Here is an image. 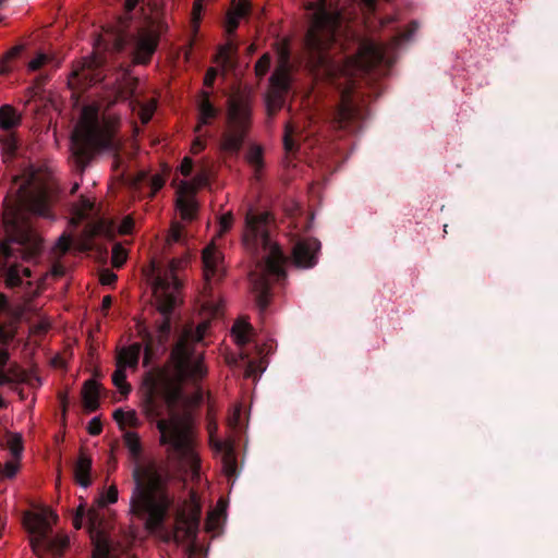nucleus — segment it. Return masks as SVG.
Here are the masks:
<instances>
[{
  "label": "nucleus",
  "mask_w": 558,
  "mask_h": 558,
  "mask_svg": "<svg viewBox=\"0 0 558 558\" xmlns=\"http://www.w3.org/2000/svg\"><path fill=\"white\" fill-rule=\"evenodd\" d=\"M203 337L204 327H184L170 353L172 369L155 367L143 378V412L156 421L159 442L167 446L168 461L178 472L197 473L199 469L190 415L180 413L177 407L183 399V384L196 383L207 374L203 356L194 348Z\"/></svg>",
  "instance_id": "nucleus-1"
},
{
  "label": "nucleus",
  "mask_w": 558,
  "mask_h": 558,
  "mask_svg": "<svg viewBox=\"0 0 558 558\" xmlns=\"http://www.w3.org/2000/svg\"><path fill=\"white\" fill-rule=\"evenodd\" d=\"M311 5L315 7V12L304 40L308 65L316 77L331 84H336L338 77L347 75L349 63H354L357 70L365 73L377 69L388 70L393 63L395 50L408 41L418 28V24L413 21L405 31L398 29L389 44L363 40L353 58L337 59L336 53L342 48L339 41L342 13L333 0H317Z\"/></svg>",
  "instance_id": "nucleus-2"
},
{
  "label": "nucleus",
  "mask_w": 558,
  "mask_h": 558,
  "mask_svg": "<svg viewBox=\"0 0 558 558\" xmlns=\"http://www.w3.org/2000/svg\"><path fill=\"white\" fill-rule=\"evenodd\" d=\"M52 195L48 186H22L19 192V207L5 211L3 217L5 240L0 241V257L4 259V278L9 288L22 284L21 266H7L11 258L32 259L41 251V238L33 229L26 214L53 219Z\"/></svg>",
  "instance_id": "nucleus-3"
},
{
  "label": "nucleus",
  "mask_w": 558,
  "mask_h": 558,
  "mask_svg": "<svg viewBox=\"0 0 558 558\" xmlns=\"http://www.w3.org/2000/svg\"><path fill=\"white\" fill-rule=\"evenodd\" d=\"M272 217L268 211L250 208L245 214L243 242L257 258L256 267L250 272V282L255 304L264 314L270 304L271 287L286 279L283 268L286 256L271 239Z\"/></svg>",
  "instance_id": "nucleus-4"
},
{
  "label": "nucleus",
  "mask_w": 558,
  "mask_h": 558,
  "mask_svg": "<svg viewBox=\"0 0 558 558\" xmlns=\"http://www.w3.org/2000/svg\"><path fill=\"white\" fill-rule=\"evenodd\" d=\"M167 28L161 0H125L124 13L118 20L116 47L122 50L130 44L133 61L148 64Z\"/></svg>",
  "instance_id": "nucleus-5"
},
{
  "label": "nucleus",
  "mask_w": 558,
  "mask_h": 558,
  "mask_svg": "<svg viewBox=\"0 0 558 558\" xmlns=\"http://www.w3.org/2000/svg\"><path fill=\"white\" fill-rule=\"evenodd\" d=\"M132 476V514L144 520L147 530L160 529L173 502L168 489L172 477L169 465L155 459L136 462Z\"/></svg>",
  "instance_id": "nucleus-6"
},
{
  "label": "nucleus",
  "mask_w": 558,
  "mask_h": 558,
  "mask_svg": "<svg viewBox=\"0 0 558 558\" xmlns=\"http://www.w3.org/2000/svg\"><path fill=\"white\" fill-rule=\"evenodd\" d=\"M182 260L173 258L165 270L155 263L151 264L153 291L162 319L156 333L146 329L140 331L144 342V366H148L157 354L165 352L167 349L166 345L171 335V314L177 306L178 293L181 288L177 270L182 266Z\"/></svg>",
  "instance_id": "nucleus-7"
},
{
  "label": "nucleus",
  "mask_w": 558,
  "mask_h": 558,
  "mask_svg": "<svg viewBox=\"0 0 558 558\" xmlns=\"http://www.w3.org/2000/svg\"><path fill=\"white\" fill-rule=\"evenodd\" d=\"M71 143L74 167L81 173L98 154L117 150L112 126L100 121L98 111L89 107L84 108Z\"/></svg>",
  "instance_id": "nucleus-8"
},
{
  "label": "nucleus",
  "mask_w": 558,
  "mask_h": 558,
  "mask_svg": "<svg viewBox=\"0 0 558 558\" xmlns=\"http://www.w3.org/2000/svg\"><path fill=\"white\" fill-rule=\"evenodd\" d=\"M251 108L246 101L232 98L227 112V126L221 134L220 149L236 155L245 141L251 128Z\"/></svg>",
  "instance_id": "nucleus-9"
},
{
  "label": "nucleus",
  "mask_w": 558,
  "mask_h": 558,
  "mask_svg": "<svg viewBox=\"0 0 558 558\" xmlns=\"http://www.w3.org/2000/svg\"><path fill=\"white\" fill-rule=\"evenodd\" d=\"M28 530L33 535L31 538L32 548L39 558L62 556L70 544V539L66 535L52 536L51 526L43 517H37L35 523L31 525Z\"/></svg>",
  "instance_id": "nucleus-10"
},
{
  "label": "nucleus",
  "mask_w": 558,
  "mask_h": 558,
  "mask_svg": "<svg viewBox=\"0 0 558 558\" xmlns=\"http://www.w3.org/2000/svg\"><path fill=\"white\" fill-rule=\"evenodd\" d=\"M368 117V109L357 102L349 93H342L340 102L333 111L332 125L345 133H356L362 130L363 122Z\"/></svg>",
  "instance_id": "nucleus-11"
},
{
  "label": "nucleus",
  "mask_w": 558,
  "mask_h": 558,
  "mask_svg": "<svg viewBox=\"0 0 558 558\" xmlns=\"http://www.w3.org/2000/svg\"><path fill=\"white\" fill-rule=\"evenodd\" d=\"M209 169L203 167L193 178V182H181L178 190L177 208L183 220L192 221L196 217L197 203L195 201V194L199 187L209 184Z\"/></svg>",
  "instance_id": "nucleus-12"
},
{
  "label": "nucleus",
  "mask_w": 558,
  "mask_h": 558,
  "mask_svg": "<svg viewBox=\"0 0 558 558\" xmlns=\"http://www.w3.org/2000/svg\"><path fill=\"white\" fill-rule=\"evenodd\" d=\"M22 116L11 105L0 107V129L7 132L0 135V147L4 162L12 161L17 151L19 141L13 130L21 125Z\"/></svg>",
  "instance_id": "nucleus-13"
},
{
  "label": "nucleus",
  "mask_w": 558,
  "mask_h": 558,
  "mask_svg": "<svg viewBox=\"0 0 558 558\" xmlns=\"http://www.w3.org/2000/svg\"><path fill=\"white\" fill-rule=\"evenodd\" d=\"M202 508L198 504H191L187 508L178 512L175 518L174 539L177 542L190 541L196 542Z\"/></svg>",
  "instance_id": "nucleus-14"
},
{
  "label": "nucleus",
  "mask_w": 558,
  "mask_h": 558,
  "mask_svg": "<svg viewBox=\"0 0 558 558\" xmlns=\"http://www.w3.org/2000/svg\"><path fill=\"white\" fill-rule=\"evenodd\" d=\"M320 242L314 238L300 239L292 248V259L299 268H313L317 264Z\"/></svg>",
  "instance_id": "nucleus-15"
},
{
  "label": "nucleus",
  "mask_w": 558,
  "mask_h": 558,
  "mask_svg": "<svg viewBox=\"0 0 558 558\" xmlns=\"http://www.w3.org/2000/svg\"><path fill=\"white\" fill-rule=\"evenodd\" d=\"M85 518L87 521V526L92 535V538H94L95 536L97 538L95 542V548L92 558H108L110 548L101 531L104 518L95 508H90L87 511L85 510Z\"/></svg>",
  "instance_id": "nucleus-16"
},
{
  "label": "nucleus",
  "mask_w": 558,
  "mask_h": 558,
  "mask_svg": "<svg viewBox=\"0 0 558 558\" xmlns=\"http://www.w3.org/2000/svg\"><path fill=\"white\" fill-rule=\"evenodd\" d=\"M202 259L205 280L207 282L220 280L223 276V256L221 252L214 244H210L204 248Z\"/></svg>",
  "instance_id": "nucleus-17"
},
{
  "label": "nucleus",
  "mask_w": 558,
  "mask_h": 558,
  "mask_svg": "<svg viewBox=\"0 0 558 558\" xmlns=\"http://www.w3.org/2000/svg\"><path fill=\"white\" fill-rule=\"evenodd\" d=\"M281 62L276 68L274 73L270 76V86L274 89L272 92L277 93H286L288 92L290 87L289 83V68H288V60H289V51L286 49H282L280 52Z\"/></svg>",
  "instance_id": "nucleus-18"
},
{
  "label": "nucleus",
  "mask_w": 558,
  "mask_h": 558,
  "mask_svg": "<svg viewBox=\"0 0 558 558\" xmlns=\"http://www.w3.org/2000/svg\"><path fill=\"white\" fill-rule=\"evenodd\" d=\"M72 74L81 83L85 84H96L104 78L96 59L85 60L80 69L73 70Z\"/></svg>",
  "instance_id": "nucleus-19"
},
{
  "label": "nucleus",
  "mask_w": 558,
  "mask_h": 558,
  "mask_svg": "<svg viewBox=\"0 0 558 558\" xmlns=\"http://www.w3.org/2000/svg\"><path fill=\"white\" fill-rule=\"evenodd\" d=\"M250 12L251 4L248 0H232V8L227 14V33L233 34L239 26L240 19L247 16Z\"/></svg>",
  "instance_id": "nucleus-20"
},
{
  "label": "nucleus",
  "mask_w": 558,
  "mask_h": 558,
  "mask_svg": "<svg viewBox=\"0 0 558 558\" xmlns=\"http://www.w3.org/2000/svg\"><path fill=\"white\" fill-rule=\"evenodd\" d=\"M142 351L143 344L141 342H134L129 347L122 348L117 354V364L125 368H136Z\"/></svg>",
  "instance_id": "nucleus-21"
},
{
  "label": "nucleus",
  "mask_w": 558,
  "mask_h": 558,
  "mask_svg": "<svg viewBox=\"0 0 558 558\" xmlns=\"http://www.w3.org/2000/svg\"><path fill=\"white\" fill-rule=\"evenodd\" d=\"M99 385L93 379L85 381L82 389V401L86 412H95L99 408Z\"/></svg>",
  "instance_id": "nucleus-22"
},
{
  "label": "nucleus",
  "mask_w": 558,
  "mask_h": 558,
  "mask_svg": "<svg viewBox=\"0 0 558 558\" xmlns=\"http://www.w3.org/2000/svg\"><path fill=\"white\" fill-rule=\"evenodd\" d=\"M92 459L81 451L74 466L75 481L82 487H88L92 484L90 478Z\"/></svg>",
  "instance_id": "nucleus-23"
},
{
  "label": "nucleus",
  "mask_w": 558,
  "mask_h": 558,
  "mask_svg": "<svg viewBox=\"0 0 558 558\" xmlns=\"http://www.w3.org/2000/svg\"><path fill=\"white\" fill-rule=\"evenodd\" d=\"M236 52L238 45L229 40L218 48V52L215 56V61L218 62L225 70H232L236 65Z\"/></svg>",
  "instance_id": "nucleus-24"
},
{
  "label": "nucleus",
  "mask_w": 558,
  "mask_h": 558,
  "mask_svg": "<svg viewBox=\"0 0 558 558\" xmlns=\"http://www.w3.org/2000/svg\"><path fill=\"white\" fill-rule=\"evenodd\" d=\"M203 98L198 104V111H199V123L196 128V131H199V129L203 125L209 124L214 119L218 116V109L211 104L209 99V93L203 92Z\"/></svg>",
  "instance_id": "nucleus-25"
},
{
  "label": "nucleus",
  "mask_w": 558,
  "mask_h": 558,
  "mask_svg": "<svg viewBox=\"0 0 558 558\" xmlns=\"http://www.w3.org/2000/svg\"><path fill=\"white\" fill-rule=\"evenodd\" d=\"M253 333V327L247 322H236L232 327V335L235 339V342L243 347L251 341V336Z\"/></svg>",
  "instance_id": "nucleus-26"
},
{
  "label": "nucleus",
  "mask_w": 558,
  "mask_h": 558,
  "mask_svg": "<svg viewBox=\"0 0 558 558\" xmlns=\"http://www.w3.org/2000/svg\"><path fill=\"white\" fill-rule=\"evenodd\" d=\"M123 439H124V445L129 449L131 457L134 460L138 461L142 457V451H143L141 439H140L138 435L133 432H126L124 434Z\"/></svg>",
  "instance_id": "nucleus-27"
},
{
  "label": "nucleus",
  "mask_w": 558,
  "mask_h": 558,
  "mask_svg": "<svg viewBox=\"0 0 558 558\" xmlns=\"http://www.w3.org/2000/svg\"><path fill=\"white\" fill-rule=\"evenodd\" d=\"M112 383L122 396H128L131 392V385L126 381L125 367L117 364V368L112 374Z\"/></svg>",
  "instance_id": "nucleus-28"
},
{
  "label": "nucleus",
  "mask_w": 558,
  "mask_h": 558,
  "mask_svg": "<svg viewBox=\"0 0 558 558\" xmlns=\"http://www.w3.org/2000/svg\"><path fill=\"white\" fill-rule=\"evenodd\" d=\"M93 208V202L88 197L81 196L80 199L73 204L72 213L78 220H84Z\"/></svg>",
  "instance_id": "nucleus-29"
},
{
  "label": "nucleus",
  "mask_w": 558,
  "mask_h": 558,
  "mask_svg": "<svg viewBox=\"0 0 558 558\" xmlns=\"http://www.w3.org/2000/svg\"><path fill=\"white\" fill-rule=\"evenodd\" d=\"M267 111L269 116H275L283 105L281 93L271 92L267 95L266 99Z\"/></svg>",
  "instance_id": "nucleus-30"
},
{
  "label": "nucleus",
  "mask_w": 558,
  "mask_h": 558,
  "mask_svg": "<svg viewBox=\"0 0 558 558\" xmlns=\"http://www.w3.org/2000/svg\"><path fill=\"white\" fill-rule=\"evenodd\" d=\"M47 81H48V76L43 75V74L38 75L35 78L34 84L32 86H29L26 90L28 100H33L41 95Z\"/></svg>",
  "instance_id": "nucleus-31"
},
{
  "label": "nucleus",
  "mask_w": 558,
  "mask_h": 558,
  "mask_svg": "<svg viewBox=\"0 0 558 558\" xmlns=\"http://www.w3.org/2000/svg\"><path fill=\"white\" fill-rule=\"evenodd\" d=\"M113 418L118 424H129L132 427H136L138 424V418L135 412H124L122 409H117L113 413Z\"/></svg>",
  "instance_id": "nucleus-32"
},
{
  "label": "nucleus",
  "mask_w": 558,
  "mask_h": 558,
  "mask_svg": "<svg viewBox=\"0 0 558 558\" xmlns=\"http://www.w3.org/2000/svg\"><path fill=\"white\" fill-rule=\"evenodd\" d=\"M8 448L12 458L20 460L23 451L22 437L19 435H12L8 439Z\"/></svg>",
  "instance_id": "nucleus-33"
},
{
  "label": "nucleus",
  "mask_w": 558,
  "mask_h": 558,
  "mask_svg": "<svg viewBox=\"0 0 558 558\" xmlns=\"http://www.w3.org/2000/svg\"><path fill=\"white\" fill-rule=\"evenodd\" d=\"M294 133V128L290 123H287L284 126L283 146L288 153H294L298 149V145L293 138Z\"/></svg>",
  "instance_id": "nucleus-34"
},
{
  "label": "nucleus",
  "mask_w": 558,
  "mask_h": 558,
  "mask_svg": "<svg viewBox=\"0 0 558 558\" xmlns=\"http://www.w3.org/2000/svg\"><path fill=\"white\" fill-rule=\"evenodd\" d=\"M271 57L269 53H264L255 63L254 70L257 77L263 78L270 69Z\"/></svg>",
  "instance_id": "nucleus-35"
},
{
  "label": "nucleus",
  "mask_w": 558,
  "mask_h": 558,
  "mask_svg": "<svg viewBox=\"0 0 558 558\" xmlns=\"http://www.w3.org/2000/svg\"><path fill=\"white\" fill-rule=\"evenodd\" d=\"M126 251L121 246V244H114L112 248L111 264L116 268H120L126 260Z\"/></svg>",
  "instance_id": "nucleus-36"
},
{
  "label": "nucleus",
  "mask_w": 558,
  "mask_h": 558,
  "mask_svg": "<svg viewBox=\"0 0 558 558\" xmlns=\"http://www.w3.org/2000/svg\"><path fill=\"white\" fill-rule=\"evenodd\" d=\"M247 159L256 170H259L263 167V153L259 147L251 148Z\"/></svg>",
  "instance_id": "nucleus-37"
},
{
  "label": "nucleus",
  "mask_w": 558,
  "mask_h": 558,
  "mask_svg": "<svg viewBox=\"0 0 558 558\" xmlns=\"http://www.w3.org/2000/svg\"><path fill=\"white\" fill-rule=\"evenodd\" d=\"M20 460H16V459H12L10 461H7L3 465V469H2V473L5 477H13L15 476V474L17 473L19 471V468H20Z\"/></svg>",
  "instance_id": "nucleus-38"
},
{
  "label": "nucleus",
  "mask_w": 558,
  "mask_h": 558,
  "mask_svg": "<svg viewBox=\"0 0 558 558\" xmlns=\"http://www.w3.org/2000/svg\"><path fill=\"white\" fill-rule=\"evenodd\" d=\"M183 241V227L179 223H173L168 235L169 243H180Z\"/></svg>",
  "instance_id": "nucleus-39"
},
{
  "label": "nucleus",
  "mask_w": 558,
  "mask_h": 558,
  "mask_svg": "<svg viewBox=\"0 0 558 558\" xmlns=\"http://www.w3.org/2000/svg\"><path fill=\"white\" fill-rule=\"evenodd\" d=\"M72 245V239L68 234H62L58 242H57V248L60 252V254H65L70 251Z\"/></svg>",
  "instance_id": "nucleus-40"
},
{
  "label": "nucleus",
  "mask_w": 558,
  "mask_h": 558,
  "mask_svg": "<svg viewBox=\"0 0 558 558\" xmlns=\"http://www.w3.org/2000/svg\"><path fill=\"white\" fill-rule=\"evenodd\" d=\"M134 229V220L132 217L126 216L122 219L119 226V233L121 234H130Z\"/></svg>",
  "instance_id": "nucleus-41"
},
{
  "label": "nucleus",
  "mask_w": 558,
  "mask_h": 558,
  "mask_svg": "<svg viewBox=\"0 0 558 558\" xmlns=\"http://www.w3.org/2000/svg\"><path fill=\"white\" fill-rule=\"evenodd\" d=\"M87 432L92 436H98L102 432V424L98 417H94L89 421Z\"/></svg>",
  "instance_id": "nucleus-42"
},
{
  "label": "nucleus",
  "mask_w": 558,
  "mask_h": 558,
  "mask_svg": "<svg viewBox=\"0 0 558 558\" xmlns=\"http://www.w3.org/2000/svg\"><path fill=\"white\" fill-rule=\"evenodd\" d=\"M48 61V57L45 53H39L36 58L29 61L28 69L31 71L39 70Z\"/></svg>",
  "instance_id": "nucleus-43"
},
{
  "label": "nucleus",
  "mask_w": 558,
  "mask_h": 558,
  "mask_svg": "<svg viewBox=\"0 0 558 558\" xmlns=\"http://www.w3.org/2000/svg\"><path fill=\"white\" fill-rule=\"evenodd\" d=\"M149 185L151 189V196H154L165 185V179L159 174L153 175L149 179Z\"/></svg>",
  "instance_id": "nucleus-44"
},
{
  "label": "nucleus",
  "mask_w": 558,
  "mask_h": 558,
  "mask_svg": "<svg viewBox=\"0 0 558 558\" xmlns=\"http://www.w3.org/2000/svg\"><path fill=\"white\" fill-rule=\"evenodd\" d=\"M21 52V47H14L12 48L7 54L5 60H11L16 58ZM7 61L3 62V64L0 65V73L4 74L10 71V68L5 64Z\"/></svg>",
  "instance_id": "nucleus-45"
},
{
  "label": "nucleus",
  "mask_w": 558,
  "mask_h": 558,
  "mask_svg": "<svg viewBox=\"0 0 558 558\" xmlns=\"http://www.w3.org/2000/svg\"><path fill=\"white\" fill-rule=\"evenodd\" d=\"M225 470L229 476L235 475L236 461L230 453L225 457Z\"/></svg>",
  "instance_id": "nucleus-46"
},
{
  "label": "nucleus",
  "mask_w": 558,
  "mask_h": 558,
  "mask_svg": "<svg viewBox=\"0 0 558 558\" xmlns=\"http://www.w3.org/2000/svg\"><path fill=\"white\" fill-rule=\"evenodd\" d=\"M15 333L13 330L8 329L5 326L0 324V343L8 344L13 340Z\"/></svg>",
  "instance_id": "nucleus-47"
},
{
  "label": "nucleus",
  "mask_w": 558,
  "mask_h": 558,
  "mask_svg": "<svg viewBox=\"0 0 558 558\" xmlns=\"http://www.w3.org/2000/svg\"><path fill=\"white\" fill-rule=\"evenodd\" d=\"M218 75V71L215 68H209L204 77V85L206 87H213Z\"/></svg>",
  "instance_id": "nucleus-48"
},
{
  "label": "nucleus",
  "mask_w": 558,
  "mask_h": 558,
  "mask_svg": "<svg viewBox=\"0 0 558 558\" xmlns=\"http://www.w3.org/2000/svg\"><path fill=\"white\" fill-rule=\"evenodd\" d=\"M85 518V507L83 505L78 506L76 509V513L73 518V525L75 529H81L83 525V519Z\"/></svg>",
  "instance_id": "nucleus-49"
},
{
  "label": "nucleus",
  "mask_w": 558,
  "mask_h": 558,
  "mask_svg": "<svg viewBox=\"0 0 558 558\" xmlns=\"http://www.w3.org/2000/svg\"><path fill=\"white\" fill-rule=\"evenodd\" d=\"M192 170H193V160L190 157H184L181 162V166H180V171H181L182 175L190 177L192 173Z\"/></svg>",
  "instance_id": "nucleus-50"
},
{
  "label": "nucleus",
  "mask_w": 558,
  "mask_h": 558,
  "mask_svg": "<svg viewBox=\"0 0 558 558\" xmlns=\"http://www.w3.org/2000/svg\"><path fill=\"white\" fill-rule=\"evenodd\" d=\"M117 279H118L117 275L114 272H112L111 270L106 269L100 274V282L102 284H111V283L116 282Z\"/></svg>",
  "instance_id": "nucleus-51"
},
{
  "label": "nucleus",
  "mask_w": 558,
  "mask_h": 558,
  "mask_svg": "<svg viewBox=\"0 0 558 558\" xmlns=\"http://www.w3.org/2000/svg\"><path fill=\"white\" fill-rule=\"evenodd\" d=\"M258 372L260 373L262 369L259 368L257 363L254 361H248L246 368H245V373H244L245 376L246 377H255Z\"/></svg>",
  "instance_id": "nucleus-52"
},
{
  "label": "nucleus",
  "mask_w": 558,
  "mask_h": 558,
  "mask_svg": "<svg viewBox=\"0 0 558 558\" xmlns=\"http://www.w3.org/2000/svg\"><path fill=\"white\" fill-rule=\"evenodd\" d=\"M118 500V489L114 485L110 486L106 494V501H101V504H114Z\"/></svg>",
  "instance_id": "nucleus-53"
},
{
  "label": "nucleus",
  "mask_w": 558,
  "mask_h": 558,
  "mask_svg": "<svg viewBox=\"0 0 558 558\" xmlns=\"http://www.w3.org/2000/svg\"><path fill=\"white\" fill-rule=\"evenodd\" d=\"M232 222H233V217H232L231 214L223 215L220 218V229H221V232L228 231L231 228Z\"/></svg>",
  "instance_id": "nucleus-54"
},
{
  "label": "nucleus",
  "mask_w": 558,
  "mask_h": 558,
  "mask_svg": "<svg viewBox=\"0 0 558 558\" xmlns=\"http://www.w3.org/2000/svg\"><path fill=\"white\" fill-rule=\"evenodd\" d=\"M206 147V143L205 141L201 140V138H196L194 142H193V145H192V153L193 154H198L201 153L202 150H204Z\"/></svg>",
  "instance_id": "nucleus-55"
},
{
  "label": "nucleus",
  "mask_w": 558,
  "mask_h": 558,
  "mask_svg": "<svg viewBox=\"0 0 558 558\" xmlns=\"http://www.w3.org/2000/svg\"><path fill=\"white\" fill-rule=\"evenodd\" d=\"M203 1L204 0H194L193 3V15L195 20H198L202 11H203Z\"/></svg>",
  "instance_id": "nucleus-56"
},
{
  "label": "nucleus",
  "mask_w": 558,
  "mask_h": 558,
  "mask_svg": "<svg viewBox=\"0 0 558 558\" xmlns=\"http://www.w3.org/2000/svg\"><path fill=\"white\" fill-rule=\"evenodd\" d=\"M9 353L8 351L0 350V371H3V367L8 364Z\"/></svg>",
  "instance_id": "nucleus-57"
},
{
  "label": "nucleus",
  "mask_w": 558,
  "mask_h": 558,
  "mask_svg": "<svg viewBox=\"0 0 558 558\" xmlns=\"http://www.w3.org/2000/svg\"><path fill=\"white\" fill-rule=\"evenodd\" d=\"M112 305V298L110 295H105L102 298L101 306L104 311H108Z\"/></svg>",
  "instance_id": "nucleus-58"
},
{
  "label": "nucleus",
  "mask_w": 558,
  "mask_h": 558,
  "mask_svg": "<svg viewBox=\"0 0 558 558\" xmlns=\"http://www.w3.org/2000/svg\"><path fill=\"white\" fill-rule=\"evenodd\" d=\"M52 275L56 277H62L64 275V267L62 265H54L52 268Z\"/></svg>",
  "instance_id": "nucleus-59"
},
{
  "label": "nucleus",
  "mask_w": 558,
  "mask_h": 558,
  "mask_svg": "<svg viewBox=\"0 0 558 558\" xmlns=\"http://www.w3.org/2000/svg\"><path fill=\"white\" fill-rule=\"evenodd\" d=\"M61 408H62V415L65 416L66 410H68V398L66 396L61 397Z\"/></svg>",
  "instance_id": "nucleus-60"
},
{
  "label": "nucleus",
  "mask_w": 558,
  "mask_h": 558,
  "mask_svg": "<svg viewBox=\"0 0 558 558\" xmlns=\"http://www.w3.org/2000/svg\"><path fill=\"white\" fill-rule=\"evenodd\" d=\"M9 383H10L9 376L4 373V371H0V385H4V384H9Z\"/></svg>",
  "instance_id": "nucleus-61"
},
{
  "label": "nucleus",
  "mask_w": 558,
  "mask_h": 558,
  "mask_svg": "<svg viewBox=\"0 0 558 558\" xmlns=\"http://www.w3.org/2000/svg\"><path fill=\"white\" fill-rule=\"evenodd\" d=\"M31 274H32V272H31V269H29V268H27V267H22V266H21V276L23 275V276H25V277H31Z\"/></svg>",
  "instance_id": "nucleus-62"
},
{
  "label": "nucleus",
  "mask_w": 558,
  "mask_h": 558,
  "mask_svg": "<svg viewBox=\"0 0 558 558\" xmlns=\"http://www.w3.org/2000/svg\"><path fill=\"white\" fill-rule=\"evenodd\" d=\"M393 21H395V17H393V16H388V17H386V19H384V20L381 21V25H383V26H385V25H387V24L392 23Z\"/></svg>",
  "instance_id": "nucleus-63"
},
{
  "label": "nucleus",
  "mask_w": 558,
  "mask_h": 558,
  "mask_svg": "<svg viewBox=\"0 0 558 558\" xmlns=\"http://www.w3.org/2000/svg\"><path fill=\"white\" fill-rule=\"evenodd\" d=\"M248 51H250L251 53H252V52H254V51H255V46H254V45H251V46L248 47Z\"/></svg>",
  "instance_id": "nucleus-64"
}]
</instances>
